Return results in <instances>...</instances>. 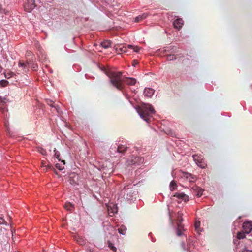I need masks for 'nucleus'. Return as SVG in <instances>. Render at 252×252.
I'll list each match as a JSON object with an SVG mask.
<instances>
[{
  "mask_svg": "<svg viewBox=\"0 0 252 252\" xmlns=\"http://www.w3.org/2000/svg\"><path fill=\"white\" fill-rule=\"evenodd\" d=\"M35 113H36L37 115H38V113H39V115H40L41 113H43V110L41 109L37 108L35 110Z\"/></svg>",
  "mask_w": 252,
  "mask_h": 252,
  "instance_id": "obj_38",
  "label": "nucleus"
},
{
  "mask_svg": "<svg viewBox=\"0 0 252 252\" xmlns=\"http://www.w3.org/2000/svg\"><path fill=\"white\" fill-rule=\"evenodd\" d=\"M40 153H41L42 155H45V154H46V151L44 149H41V151H40Z\"/></svg>",
  "mask_w": 252,
  "mask_h": 252,
  "instance_id": "obj_41",
  "label": "nucleus"
},
{
  "mask_svg": "<svg viewBox=\"0 0 252 252\" xmlns=\"http://www.w3.org/2000/svg\"><path fill=\"white\" fill-rule=\"evenodd\" d=\"M191 177V174L188 172H183L182 175V177L188 180H189V177Z\"/></svg>",
  "mask_w": 252,
  "mask_h": 252,
  "instance_id": "obj_30",
  "label": "nucleus"
},
{
  "mask_svg": "<svg viewBox=\"0 0 252 252\" xmlns=\"http://www.w3.org/2000/svg\"><path fill=\"white\" fill-rule=\"evenodd\" d=\"M45 167L48 169H50V168H51L52 166L51 164H49L47 165H46V166H45Z\"/></svg>",
  "mask_w": 252,
  "mask_h": 252,
  "instance_id": "obj_44",
  "label": "nucleus"
},
{
  "mask_svg": "<svg viewBox=\"0 0 252 252\" xmlns=\"http://www.w3.org/2000/svg\"><path fill=\"white\" fill-rule=\"evenodd\" d=\"M144 162V158L138 156L132 155L127 159L126 164L127 166H137Z\"/></svg>",
  "mask_w": 252,
  "mask_h": 252,
  "instance_id": "obj_7",
  "label": "nucleus"
},
{
  "mask_svg": "<svg viewBox=\"0 0 252 252\" xmlns=\"http://www.w3.org/2000/svg\"><path fill=\"white\" fill-rule=\"evenodd\" d=\"M183 213L181 211H178L176 216V226H174V221L171 220V216H169L171 224L175 228L176 233L178 236H181L184 235L183 232L185 231L184 225L182 222L183 219L182 218ZM170 216V215H169Z\"/></svg>",
  "mask_w": 252,
  "mask_h": 252,
  "instance_id": "obj_4",
  "label": "nucleus"
},
{
  "mask_svg": "<svg viewBox=\"0 0 252 252\" xmlns=\"http://www.w3.org/2000/svg\"><path fill=\"white\" fill-rule=\"evenodd\" d=\"M47 104L52 108V112H57L58 114L62 113V111L58 105L56 104L55 102L51 99H47L46 100Z\"/></svg>",
  "mask_w": 252,
  "mask_h": 252,
  "instance_id": "obj_10",
  "label": "nucleus"
},
{
  "mask_svg": "<svg viewBox=\"0 0 252 252\" xmlns=\"http://www.w3.org/2000/svg\"><path fill=\"white\" fill-rule=\"evenodd\" d=\"M111 41L110 40H105L101 43L102 47L104 49H108L111 46Z\"/></svg>",
  "mask_w": 252,
  "mask_h": 252,
  "instance_id": "obj_22",
  "label": "nucleus"
},
{
  "mask_svg": "<svg viewBox=\"0 0 252 252\" xmlns=\"http://www.w3.org/2000/svg\"><path fill=\"white\" fill-rule=\"evenodd\" d=\"M138 63V62L137 60H134L132 62V65L133 66L135 67L136 65Z\"/></svg>",
  "mask_w": 252,
  "mask_h": 252,
  "instance_id": "obj_39",
  "label": "nucleus"
},
{
  "mask_svg": "<svg viewBox=\"0 0 252 252\" xmlns=\"http://www.w3.org/2000/svg\"><path fill=\"white\" fill-rule=\"evenodd\" d=\"M54 157L55 158H57L59 161H61L62 163H63V165H65V160H61L59 158H60V152L58 151H57L56 148L54 149Z\"/></svg>",
  "mask_w": 252,
  "mask_h": 252,
  "instance_id": "obj_18",
  "label": "nucleus"
},
{
  "mask_svg": "<svg viewBox=\"0 0 252 252\" xmlns=\"http://www.w3.org/2000/svg\"><path fill=\"white\" fill-rule=\"evenodd\" d=\"M242 228L245 233L247 234H249L252 230V222L245 221L243 223Z\"/></svg>",
  "mask_w": 252,
  "mask_h": 252,
  "instance_id": "obj_12",
  "label": "nucleus"
},
{
  "mask_svg": "<svg viewBox=\"0 0 252 252\" xmlns=\"http://www.w3.org/2000/svg\"><path fill=\"white\" fill-rule=\"evenodd\" d=\"M177 188V184L174 180H172L169 185V189L171 191H174Z\"/></svg>",
  "mask_w": 252,
  "mask_h": 252,
  "instance_id": "obj_25",
  "label": "nucleus"
},
{
  "mask_svg": "<svg viewBox=\"0 0 252 252\" xmlns=\"http://www.w3.org/2000/svg\"><path fill=\"white\" fill-rule=\"evenodd\" d=\"M241 252H252L251 250L248 249L247 248H244Z\"/></svg>",
  "mask_w": 252,
  "mask_h": 252,
  "instance_id": "obj_40",
  "label": "nucleus"
},
{
  "mask_svg": "<svg viewBox=\"0 0 252 252\" xmlns=\"http://www.w3.org/2000/svg\"><path fill=\"white\" fill-rule=\"evenodd\" d=\"M36 7L35 3V0H26L24 8V10L28 12H30Z\"/></svg>",
  "mask_w": 252,
  "mask_h": 252,
  "instance_id": "obj_9",
  "label": "nucleus"
},
{
  "mask_svg": "<svg viewBox=\"0 0 252 252\" xmlns=\"http://www.w3.org/2000/svg\"><path fill=\"white\" fill-rule=\"evenodd\" d=\"M136 80L134 78L126 77L125 83L128 85H134L136 83Z\"/></svg>",
  "mask_w": 252,
  "mask_h": 252,
  "instance_id": "obj_17",
  "label": "nucleus"
},
{
  "mask_svg": "<svg viewBox=\"0 0 252 252\" xmlns=\"http://www.w3.org/2000/svg\"><path fill=\"white\" fill-rule=\"evenodd\" d=\"M174 54L175 53L166 54V56H167V60L168 61H172V60H176V58Z\"/></svg>",
  "mask_w": 252,
  "mask_h": 252,
  "instance_id": "obj_27",
  "label": "nucleus"
},
{
  "mask_svg": "<svg viewBox=\"0 0 252 252\" xmlns=\"http://www.w3.org/2000/svg\"><path fill=\"white\" fill-rule=\"evenodd\" d=\"M163 53H176L177 52V48L176 46H170L163 48L162 51Z\"/></svg>",
  "mask_w": 252,
  "mask_h": 252,
  "instance_id": "obj_13",
  "label": "nucleus"
},
{
  "mask_svg": "<svg viewBox=\"0 0 252 252\" xmlns=\"http://www.w3.org/2000/svg\"><path fill=\"white\" fill-rule=\"evenodd\" d=\"M35 45L36 46V47H38V46H39V42L38 41H36L35 43Z\"/></svg>",
  "mask_w": 252,
  "mask_h": 252,
  "instance_id": "obj_45",
  "label": "nucleus"
},
{
  "mask_svg": "<svg viewBox=\"0 0 252 252\" xmlns=\"http://www.w3.org/2000/svg\"><path fill=\"white\" fill-rule=\"evenodd\" d=\"M194 190L195 191V195L198 197H200L203 193V189L198 187H196L195 189H194Z\"/></svg>",
  "mask_w": 252,
  "mask_h": 252,
  "instance_id": "obj_20",
  "label": "nucleus"
},
{
  "mask_svg": "<svg viewBox=\"0 0 252 252\" xmlns=\"http://www.w3.org/2000/svg\"><path fill=\"white\" fill-rule=\"evenodd\" d=\"M42 166L45 167V166H46V165L44 163H42Z\"/></svg>",
  "mask_w": 252,
  "mask_h": 252,
  "instance_id": "obj_48",
  "label": "nucleus"
},
{
  "mask_svg": "<svg viewBox=\"0 0 252 252\" xmlns=\"http://www.w3.org/2000/svg\"><path fill=\"white\" fill-rule=\"evenodd\" d=\"M3 68L2 67H1V66L0 65V73L2 71Z\"/></svg>",
  "mask_w": 252,
  "mask_h": 252,
  "instance_id": "obj_46",
  "label": "nucleus"
},
{
  "mask_svg": "<svg viewBox=\"0 0 252 252\" xmlns=\"http://www.w3.org/2000/svg\"><path fill=\"white\" fill-rule=\"evenodd\" d=\"M9 82L6 80H1L0 81V85L1 87H6L8 85Z\"/></svg>",
  "mask_w": 252,
  "mask_h": 252,
  "instance_id": "obj_32",
  "label": "nucleus"
},
{
  "mask_svg": "<svg viewBox=\"0 0 252 252\" xmlns=\"http://www.w3.org/2000/svg\"><path fill=\"white\" fill-rule=\"evenodd\" d=\"M174 196L178 198V203H181L183 201L186 202L188 201L189 199V196L183 192L175 193V194L174 195Z\"/></svg>",
  "mask_w": 252,
  "mask_h": 252,
  "instance_id": "obj_11",
  "label": "nucleus"
},
{
  "mask_svg": "<svg viewBox=\"0 0 252 252\" xmlns=\"http://www.w3.org/2000/svg\"><path fill=\"white\" fill-rule=\"evenodd\" d=\"M173 24L175 28L179 30L184 24V21L182 18H177L174 21Z\"/></svg>",
  "mask_w": 252,
  "mask_h": 252,
  "instance_id": "obj_15",
  "label": "nucleus"
},
{
  "mask_svg": "<svg viewBox=\"0 0 252 252\" xmlns=\"http://www.w3.org/2000/svg\"><path fill=\"white\" fill-rule=\"evenodd\" d=\"M151 235H152V233H150L149 234V236L151 237V241H152V242H155L156 240H155V239L153 238L151 236Z\"/></svg>",
  "mask_w": 252,
  "mask_h": 252,
  "instance_id": "obj_43",
  "label": "nucleus"
},
{
  "mask_svg": "<svg viewBox=\"0 0 252 252\" xmlns=\"http://www.w3.org/2000/svg\"><path fill=\"white\" fill-rule=\"evenodd\" d=\"M148 16L147 13H143L135 17L134 21L135 22H139L143 19H146Z\"/></svg>",
  "mask_w": 252,
  "mask_h": 252,
  "instance_id": "obj_19",
  "label": "nucleus"
},
{
  "mask_svg": "<svg viewBox=\"0 0 252 252\" xmlns=\"http://www.w3.org/2000/svg\"><path fill=\"white\" fill-rule=\"evenodd\" d=\"M64 207L65 209L68 211H71L74 208V205L69 202H66Z\"/></svg>",
  "mask_w": 252,
  "mask_h": 252,
  "instance_id": "obj_24",
  "label": "nucleus"
},
{
  "mask_svg": "<svg viewBox=\"0 0 252 252\" xmlns=\"http://www.w3.org/2000/svg\"><path fill=\"white\" fill-rule=\"evenodd\" d=\"M131 186V184H126L121 190L120 194L123 196L125 199L133 200L136 198V192Z\"/></svg>",
  "mask_w": 252,
  "mask_h": 252,
  "instance_id": "obj_5",
  "label": "nucleus"
},
{
  "mask_svg": "<svg viewBox=\"0 0 252 252\" xmlns=\"http://www.w3.org/2000/svg\"><path fill=\"white\" fill-rule=\"evenodd\" d=\"M246 234L247 233H245V232L244 230H243V231L238 232L237 233V239L240 240V239H244V238H245Z\"/></svg>",
  "mask_w": 252,
  "mask_h": 252,
  "instance_id": "obj_23",
  "label": "nucleus"
},
{
  "mask_svg": "<svg viewBox=\"0 0 252 252\" xmlns=\"http://www.w3.org/2000/svg\"><path fill=\"white\" fill-rule=\"evenodd\" d=\"M155 93V90L151 88H145L144 91V94L145 96L151 97Z\"/></svg>",
  "mask_w": 252,
  "mask_h": 252,
  "instance_id": "obj_16",
  "label": "nucleus"
},
{
  "mask_svg": "<svg viewBox=\"0 0 252 252\" xmlns=\"http://www.w3.org/2000/svg\"><path fill=\"white\" fill-rule=\"evenodd\" d=\"M181 246L184 250H186L185 243L183 242L181 243Z\"/></svg>",
  "mask_w": 252,
  "mask_h": 252,
  "instance_id": "obj_42",
  "label": "nucleus"
},
{
  "mask_svg": "<svg viewBox=\"0 0 252 252\" xmlns=\"http://www.w3.org/2000/svg\"><path fill=\"white\" fill-rule=\"evenodd\" d=\"M63 165H63V164L62 165H60L59 163H57L55 165L56 167L60 170H62L64 168Z\"/></svg>",
  "mask_w": 252,
  "mask_h": 252,
  "instance_id": "obj_34",
  "label": "nucleus"
},
{
  "mask_svg": "<svg viewBox=\"0 0 252 252\" xmlns=\"http://www.w3.org/2000/svg\"><path fill=\"white\" fill-rule=\"evenodd\" d=\"M137 112L140 117L146 122L151 121V115L155 113V111L151 104L142 103L136 107Z\"/></svg>",
  "mask_w": 252,
  "mask_h": 252,
  "instance_id": "obj_2",
  "label": "nucleus"
},
{
  "mask_svg": "<svg viewBox=\"0 0 252 252\" xmlns=\"http://www.w3.org/2000/svg\"><path fill=\"white\" fill-rule=\"evenodd\" d=\"M4 75H5V78H6L7 79H9L10 78L15 76V74L14 73H13L12 72L9 71L7 73H5Z\"/></svg>",
  "mask_w": 252,
  "mask_h": 252,
  "instance_id": "obj_29",
  "label": "nucleus"
},
{
  "mask_svg": "<svg viewBox=\"0 0 252 252\" xmlns=\"http://www.w3.org/2000/svg\"><path fill=\"white\" fill-rule=\"evenodd\" d=\"M141 48L140 47H139L138 46H133V48H131L130 50H132L134 52H139Z\"/></svg>",
  "mask_w": 252,
  "mask_h": 252,
  "instance_id": "obj_33",
  "label": "nucleus"
},
{
  "mask_svg": "<svg viewBox=\"0 0 252 252\" xmlns=\"http://www.w3.org/2000/svg\"><path fill=\"white\" fill-rule=\"evenodd\" d=\"M32 54V53L31 52H29L27 53L28 55H31Z\"/></svg>",
  "mask_w": 252,
  "mask_h": 252,
  "instance_id": "obj_47",
  "label": "nucleus"
},
{
  "mask_svg": "<svg viewBox=\"0 0 252 252\" xmlns=\"http://www.w3.org/2000/svg\"><path fill=\"white\" fill-rule=\"evenodd\" d=\"M13 236L11 230L1 228L0 230V252H7L9 250L10 245L8 243L10 236Z\"/></svg>",
  "mask_w": 252,
  "mask_h": 252,
  "instance_id": "obj_3",
  "label": "nucleus"
},
{
  "mask_svg": "<svg viewBox=\"0 0 252 252\" xmlns=\"http://www.w3.org/2000/svg\"><path fill=\"white\" fill-rule=\"evenodd\" d=\"M108 246L114 252L116 251V250H117L116 248L115 247H114L113 244H112L111 243H109Z\"/></svg>",
  "mask_w": 252,
  "mask_h": 252,
  "instance_id": "obj_36",
  "label": "nucleus"
},
{
  "mask_svg": "<svg viewBox=\"0 0 252 252\" xmlns=\"http://www.w3.org/2000/svg\"><path fill=\"white\" fill-rule=\"evenodd\" d=\"M127 150V147L122 145H118L117 143L111 145L109 152L112 157H121Z\"/></svg>",
  "mask_w": 252,
  "mask_h": 252,
  "instance_id": "obj_6",
  "label": "nucleus"
},
{
  "mask_svg": "<svg viewBox=\"0 0 252 252\" xmlns=\"http://www.w3.org/2000/svg\"><path fill=\"white\" fill-rule=\"evenodd\" d=\"M132 48H133L132 45H120L117 48V50L119 52L126 53L128 52V49H131Z\"/></svg>",
  "mask_w": 252,
  "mask_h": 252,
  "instance_id": "obj_14",
  "label": "nucleus"
},
{
  "mask_svg": "<svg viewBox=\"0 0 252 252\" xmlns=\"http://www.w3.org/2000/svg\"><path fill=\"white\" fill-rule=\"evenodd\" d=\"M18 66L19 67L23 68V69L25 70V72L28 70L26 64L21 61L19 62Z\"/></svg>",
  "mask_w": 252,
  "mask_h": 252,
  "instance_id": "obj_26",
  "label": "nucleus"
},
{
  "mask_svg": "<svg viewBox=\"0 0 252 252\" xmlns=\"http://www.w3.org/2000/svg\"><path fill=\"white\" fill-rule=\"evenodd\" d=\"M109 78L111 84L117 89L122 91L124 88V85L122 80V72H113L107 69L104 66L101 68Z\"/></svg>",
  "mask_w": 252,
  "mask_h": 252,
  "instance_id": "obj_1",
  "label": "nucleus"
},
{
  "mask_svg": "<svg viewBox=\"0 0 252 252\" xmlns=\"http://www.w3.org/2000/svg\"><path fill=\"white\" fill-rule=\"evenodd\" d=\"M126 230H127L126 227L124 225H120V227L118 229V231L119 233L120 234L124 235H125L126 234Z\"/></svg>",
  "mask_w": 252,
  "mask_h": 252,
  "instance_id": "obj_21",
  "label": "nucleus"
},
{
  "mask_svg": "<svg viewBox=\"0 0 252 252\" xmlns=\"http://www.w3.org/2000/svg\"><path fill=\"white\" fill-rule=\"evenodd\" d=\"M200 221H196L194 224V227L196 231H197V233H199V231H200Z\"/></svg>",
  "mask_w": 252,
  "mask_h": 252,
  "instance_id": "obj_28",
  "label": "nucleus"
},
{
  "mask_svg": "<svg viewBox=\"0 0 252 252\" xmlns=\"http://www.w3.org/2000/svg\"><path fill=\"white\" fill-rule=\"evenodd\" d=\"M102 2H104L106 4H110L114 0H101Z\"/></svg>",
  "mask_w": 252,
  "mask_h": 252,
  "instance_id": "obj_37",
  "label": "nucleus"
},
{
  "mask_svg": "<svg viewBox=\"0 0 252 252\" xmlns=\"http://www.w3.org/2000/svg\"><path fill=\"white\" fill-rule=\"evenodd\" d=\"M192 157L198 166L202 169L205 168L207 167V163L205 161L202 155L201 154H195L192 156Z\"/></svg>",
  "mask_w": 252,
  "mask_h": 252,
  "instance_id": "obj_8",
  "label": "nucleus"
},
{
  "mask_svg": "<svg viewBox=\"0 0 252 252\" xmlns=\"http://www.w3.org/2000/svg\"><path fill=\"white\" fill-rule=\"evenodd\" d=\"M196 180V177L191 174V177L189 178V181L190 182H194Z\"/></svg>",
  "mask_w": 252,
  "mask_h": 252,
  "instance_id": "obj_35",
  "label": "nucleus"
},
{
  "mask_svg": "<svg viewBox=\"0 0 252 252\" xmlns=\"http://www.w3.org/2000/svg\"><path fill=\"white\" fill-rule=\"evenodd\" d=\"M0 224H4L5 225H8L7 222L5 221V220L3 218V216L2 215H0Z\"/></svg>",
  "mask_w": 252,
  "mask_h": 252,
  "instance_id": "obj_31",
  "label": "nucleus"
},
{
  "mask_svg": "<svg viewBox=\"0 0 252 252\" xmlns=\"http://www.w3.org/2000/svg\"><path fill=\"white\" fill-rule=\"evenodd\" d=\"M238 241V240H234V243H236V241Z\"/></svg>",
  "mask_w": 252,
  "mask_h": 252,
  "instance_id": "obj_49",
  "label": "nucleus"
}]
</instances>
